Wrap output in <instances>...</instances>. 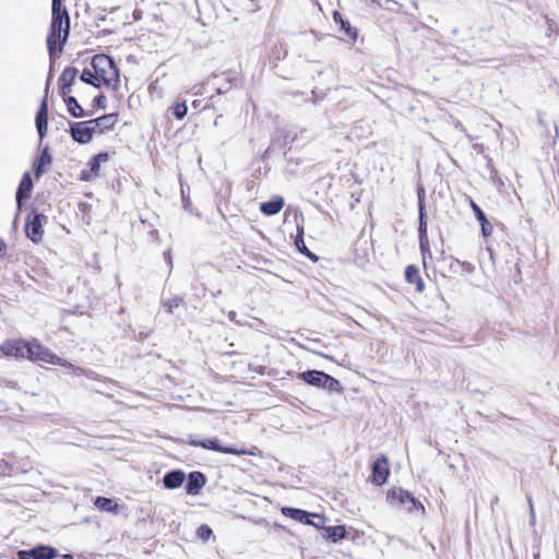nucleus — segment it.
Instances as JSON below:
<instances>
[{
    "label": "nucleus",
    "mask_w": 559,
    "mask_h": 559,
    "mask_svg": "<svg viewBox=\"0 0 559 559\" xmlns=\"http://www.w3.org/2000/svg\"><path fill=\"white\" fill-rule=\"evenodd\" d=\"M70 32V16L67 9H51L50 32L47 37V47L49 55L52 56L57 43L60 44L59 50H62Z\"/></svg>",
    "instance_id": "obj_1"
},
{
    "label": "nucleus",
    "mask_w": 559,
    "mask_h": 559,
    "mask_svg": "<svg viewBox=\"0 0 559 559\" xmlns=\"http://www.w3.org/2000/svg\"><path fill=\"white\" fill-rule=\"evenodd\" d=\"M32 350H29L28 359L36 362L51 364V365H60L67 367L69 370L76 372L79 376H86L92 378L94 372L92 370L83 369L80 367H75L71 362L58 357L50 349L44 347L41 344L37 342H32L31 344Z\"/></svg>",
    "instance_id": "obj_2"
},
{
    "label": "nucleus",
    "mask_w": 559,
    "mask_h": 559,
    "mask_svg": "<svg viewBox=\"0 0 559 559\" xmlns=\"http://www.w3.org/2000/svg\"><path fill=\"white\" fill-rule=\"evenodd\" d=\"M91 64L105 85L117 88L120 82L119 70L109 56L95 55Z\"/></svg>",
    "instance_id": "obj_3"
},
{
    "label": "nucleus",
    "mask_w": 559,
    "mask_h": 559,
    "mask_svg": "<svg viewBox=\"0 0 559 559\" xmlns=\"http://www.w3.org/2000/svg\"><path fill=\"white\" fill-rule=\"evenodd\" d=\"M299 378L302 379L305 382H307L310 385L317 386V388H326L329 391H340L341 384L338 380L331 377L330 374L319 371V370H308L305 372H301L299 374Z\"/></svg>",
    "instance_id": "obj_4"
},
{
    "label": "nucleus",
    "mask_w": 559,
    "mask_h": 559,
    "mask_svg": "<svg viewBox=\"0 0 559 559\" xmlns=\"http://www.w3.org/2000/svg\"><path fill=\"white\" fill-rule=\"evenodd\" d=\"M189 443L193 447H201L203 449H209L222 453L237 454V455H255V449L247 450V449H236L231 447H222L217 438L206 439L203 441L191 439Z\"/></svg>",
    "instance_id": "obj_5"
},
{
    "label": "nucleus",
    "mask_w": 559,
    "mask_h": 559,
    "mask_svg": "<svg viewBox=\"0 0 559 559\" xmlns=\"http://www.w3.org/2000/svg\"><path fill=\"white\" fill-rule=\"evenodd\" d=\"M32 342H25L22 340H12L4 342L0 349L3 355L15 357V358H27L29 356V350Z\"/></svg>",
    "instance_id": "obj_6"
},
{
    "label": "nucleus",
    "mask_w": 559,
    "mask_h": 559,
    "mask_svg": "<svg viewBox=\"0 0 559 559\" xmlns=\"http://www.w3.org/2000/svg\"><path fill=\"white\" fill-rule=\"evenodd\" d=\"M95 127L91 120L83 122H74L70 127V133L75 142L85 144L91 142Z\"/></svg>",
    "instance_id": "obj_7"
},
{
    "label": "nucleus",
    "mask_w": 559,
    "mask_h": 559,
    "mask_svg": "<svg viewBox=\"0 0 559 559\" xmlns=\"http://www.w3.org/2000/svg\"><path fill=\"white\" fill-rule=\"evenodd\" d=\"M58 555L56 548L46 545H38L29 550H19V559H53Z\"/></svg>",
    "instance_id": "obj_8"
},
{
    "label": "nucleus",
    "mask_w": 559,
    "mask_h": 559,
    "mask_svg": "<svg viewBox=\"0 0 559 559\" xmlns=\"http://www.w3.org/2000/svg\"><path fill=\"white\" fill-rule=\"evenodd\" d=\"M282 513L290 518L297 522H300L302 524L312 525L314 527H320L319 523L312 522L311 518H316L322 521V518L317 513H310L301 509L285 507L282 509Z\"/></svg>",
    "instance_id": "obj_9"
},
{
    "label": "nucleus",
    "mask_w": 559,
    "mask_h": 559,
    "mask_svg": "<svg viewBox=\"0 0 559 559\" xmlns=\"http://www.w3.org/2000/svg\"><path fill=\"white\" fill-rule=\"evenodd\" d=\"M389 476L388 459L382 455L378 457L372 464V483L376 485H383Z\"/></svg>",
    "instance_id": "obj_10"
},
{
    "label": "nucleus",
    "mask_w": 559,
    "mask_h": 559,
    "mask_svg": "<svg viewBox=\"0 0 559 559\" xmlns=\"http://www.w3.org/2000/svg\"><path fill=\"white\" fill-rule=\"evenodd\" d=\"M389 496L396 499L401 504L406 506L409 511L418 509L424 510V506L417 501L414 496L401 488L391 490Z\"/></svg>",
    "instance_id": "obj_11"
},
{
    "label": "nucleus",
    "mask_w": 559,
    "mask_h": 559,
    "mask_svg": "<svg viewBox=\"0 0 559 559\" xmlns=\"http://www.w3.org/2000/svg\"><path fill=\"white\" fill-rule=\"evenodd\" d=\"M25 234L26 236L35 243H38L43 239L44 229L41 225H39V221L37 217H32L29 214L25 219Z\"/></svg>",
    "instance_id": "obj_12"
},
{
    "label": "nucleus",
    "mask_w": 559,
    "mask_h": 559,
    "mask_svg": "<svg viewBox=\"0 0 559 559\" xmlns=\"http://www.w3.org/2000/svg\"><path fill=\"white\" fill-rule=\"evenodd\" d=\"M36 129L40 140H43L46 136L48 129V104L46 97L43 99L36 115Z\"/></svg>",
    "instance_id": "obj_13"
},
{
    "label": "nucleus",
    "mask_w": 559,
    "mask_h": 559,
    "mask_svg": "<svg viewBox=\"0 0 559 559\" xmlns=\"http://www.w3.org/2000/svg\"><path fill=\"white\" fill-rule=\"evenodd\" d=\"M76 75V68L68 67L62 71L59 78V82L61 83V95L63 97H67L68 94L71 92V86L74 83Z\"/></svg>",
    "instance_id": "obj_14"
},
{
    "label": "nucleus",
    "mask_w": 559,
    "mask_h": 559,
    "mask_svg": "<svg viewBox=\"0 0 559 559\" xmlns=\"http://www.w3.org/2000/svg\"><path fill=\"white\" fill-rule=\"evenodd\" d=\"M33 189V181L31 175L25 173L20 182L19 189L16 191V203L17 207L21 209L23 201L26 200Z\"/></svg>",
    "instance_id": "obj_15"
},
{
    "label": "nucleus",
    "mask_w": 559,
    "mask_h": 559,
    "mask_svg": "<svg viewBox=\"0 0 559 559\" xmlns=\"http://www.w3.org/2000/svg\"><path fill=\"white\" fill-rule=\"evenodd\" d=\"M205 476L201 472L190 473L186 486L187 493L198 495L201 488L205 485Z\"/></svg>",
    "instance_id": "obj_16"
},
{
    "label": "nucleus",
    "mask_w": 559,
    "mask_h": 559,
    "mask_svg": "<svg viewBox=\"0 0 559 559\" xmlns=\"http://www.w3.org/2000/svg\"><path fill=\"white\" fill-rule=\"evenodd\" d=\"M186 479L185 472L180 469H175L168 472L163 477V484L167 489H176L179 488Z\"/></svg>",
    "instance_id": "obj_17"
},
{
    "label": "nucleus",
    "mask_w": 559,
    "mask_h": 559,
    "mask_svg": "<svg viewBox=\"0 0 559 559\" xmlns=\"http://www.w3.org/2000/svg\"><path fill=\"white\" fill-rule=\"evenodd\" d=\"M51 163H52V156L49 153V148L45 147L41 151L40 156L38 157V159L35 163V166H34L35 177L39 178L44 174L45 168L47 166H50Z\"/></svg>",
    "instance_id": "obj_18"
},
{
    "label": "nucleus",
    "mask_w": 559,
    "mask_h": 559,
    "mask_svg": "<svg viewBox=\"0 0 559 559\" xmlns=\"http://www.w3.org/2000/svg\"><path fill=\"white\" fill-rule=\"evenodd\" d=\"M333 20L336 24L341 26V29L352 39L356 40L357 31L354 28L350 23L343 19L342 14L337 11L333 13Z\"/></svg>",
    "instance_id": "obj_19"
},
{
    "label": "nucleus",
    "mask_w": 559,
    "mask_h": 559,
    "mask_svg": "<svg viewBox=\"0 0 559 559\" xmlns=\"http://www.w3.org/2000/svg\"><path fill=\"white\" fill-rule=\"evenodd\" d=\"M284 206V200L276 198L267 202L261 203L260 210L265 215H275L281 212Z\"/></svg>",
    "instance_id": "obj_20"
},
{
    "label": "nucleus",
    "mask_w": 559,
    "mask_h": 559,
    "mask_svg": "<svg viewBox=\"0 0 559 559\" xmlns=\"http://www.w3.org/2000/svg\"><path fill=\"white\" fill-rule=\"evenodd\" d=\"M471 204L478 222L480 223L483 235L485 237L489 236L492 231L490 223L487 221L484 212L479 209V206H477L474 202H472Z\"/></svg>",
    "instance_id": "obj_21"
},
{
    "label": "nucleus",
    "mask_w": 559,
    "mask_h": 559,
    "mask_svg": "<svg viewBox=\"0 0 559 559\" xmlns=\"http://www.w3.org/2000/svg\"><path fill=\"white\" fill-rule=\"evenodd\" d=\"M297 230H298V234H297V236L295 238V245H296L298 251L304 253L308 258H310L312 261H317L318 257L316 254H313L312 252H310L308 250V248L306 247V245H305V241H304V228L298 226Z\"/></svg>",
    "instance_id": "obj_22"
},
{
    "label": "nucleus",
    "mask_w": 559,
    "mask_h": 559,
    "mask_svg": "<svg viewBox=\"0 0 559 559\" xmlns=\"http://www.w3.org/2000/svg\"><path fill=\"white\" fill-rule=\"evenodd\" d=\"M405 277L408 283H411V284L416 283L417 289L419 292L423 290L424 284H423V281L420 278L419 271L417 267H415L414 265H408L405 270Z\"/></svg>",
    "instance_id": "obj_23"
},
{
    "label": "nucleus",
    "mask_w": 559,
    "mask_h": 559,
    "mask_svg": "<svg viewBox=\"0 0 559 559\" xmlns=\"http://www.w3.org/2000/svg\"><path fill=\"white\" fill-rule=\"evenodd\" d=\"M64 102L67 104V109L72 117L80 118L84 116V110L80 106L75 97L67 96L64 97Z\"/></svg>",
    "instance_id": "obj_24"
},
{
    "label": "nucleus",
    "mask_w": 559,
    "mask_h": 559,
    "mask_svg": "<svg viewBox=\"0 0 559 559\" xmlns=\"http://www.w3.org/2000/svg\"><path fill=\"white\" fill-rule=\"evenodd\" d=\"M94 504L98 509H100L103 511H108V512H114L118 508V504L114 500H111L109 498H105V497H97L95 499Z\"/></svg>",
    "instance_id": "obj_25"
},
{
    "label": "nucleus",
    "mask_w": 559,
    "mask_h": 559,
    "mask_svg": "<svg viewBox=\"0 0 559 559\" xmlns=\"http://www.w3.org/2000/svg\"><path fill=\"white\" fill-rule=\"evenodd\" d=\"M91 121L95 128L110 129L114 127L116 118L114 115H106Z\"/></svg>",
    "instance_id": "obj_26"
},
{
    "label": "nucleus",
    "mask_w": 559,
    "mask_h": 559,
    "mask_svg": "<svg viewBox=\"0 0 559 559\" xmlns=\"http://www.w3.org/2000/svg\"><path fill=\"white\" fill-rule=\"evenodd\" d=\"M80 79H81V81H83L86 84H91L95 87H99L100 80H99L98 75L95 73V71L92 72L88 69H84Z\"/></svg>",
    "instance_id": "obj_27"
},
{
    "label": "nucleus",
    "mask_w": 559,
    "mask_h": 559,
    "mask_svg": "<svg viewBox=\"0 0 559 559\" xmlns=\"http://www.w3.org/2000/svg\"><path fill=\"white\" fill-rule=\"evenodd\" d=\"M418 231H419V245H420L421 250L424 251L426 248H428V245H429L426 219L419 221Z\"/></svg>",
    "instance_id": "obj_28"
},
{
    "label": "nucleus",
    "mask_w": 559,
    "mask_h": 559,
    "mask_svg": "<svg viewBox=\"0 0 559 559\" xmlns=\"http://www.w3.org/2000/svg\"><path fill=\"white\" fill-rule=\"evenodd\" d=\"M328 538L333 542H337L345 537V527L344 526H330L325 528Z\"/></svg>",
    "instance_id": "obj_29"
},
{
    "label": "nucleus",
    "mask_w": 559,
    "mask_h": 559,
    "mask_svg": "<svg viewBox=\"0 0 559 559\" xmlns=\"http://www.w3.org/2000/svg\"><path fill=\"white\" fill-rule=\"evenodd\" d=\"M109 158L108 154L107 153H99L98 155H96L91 162H90V168H91V171L94 174V175H98V171H99V167H100V163L102 162H107Z\"/></svg>",
    "instance_id": "obj_30"
},
{
    "label": "nucleus",
    "mask_w": 559,
    "mask_h": 559,
    "mask_svg": "<svg viewBox=\"0 0 559 559\" xmlns=\"http://www.w3.org/2000/svg\"><path fill=\"white\" fill-rule=\"evenodd\" d=\"M171 111H173V115L177 119H180V120L183 119L188 112V107H187L186 102L175 104L171 107Z\"/></svg>",
    "instance_id": "obj_31"
},
{
    "label": "nucleus",
    "mask_w": 559,
    "mask_h": 559,
    "mask_svg": "<svg viewBox=\"0 0 559 559\" xmlns=\"http://www.w3.org/2000/svg\"><path fill=\"white\" fill-rule=\"evenodd\" d=\"M183 302V299L181 297H174L167 300L163 301V307L167 309L168 312H173L174 309L180 307V305Z\"/></svg>",
    "instance_id": "obj_32"
},
{
    "label": "nucleus",
    "mask_w": 559,
    "mask_h": 559,
    "mask_svg": "<svg viewBox=\"0 0 559 559\" xmlns=\"http://www.w3.org/2000/svg\"><path fill=\"white\" fill-rule=\"evenodd\" d=\"M212 535L213 532L206 524L201 525L197 531V536L203 542H206Z\"/></svg>",
    "instance_id": "obj_33"
},
{
    "label": "nucleus",
    "mask_w": 559,
    "mask_h": 559,
    "mask_svg": "<svg viewBox=\"0 0 559 559\" xmlns=\"http://www.w3.org/2000/svg\"><path fill=\"white\" fill-rule=\"evenodd\" d=\"M29 215H31L32 217H37V218H38V221H39V225H41V227H44V225H45V224L47 223V221H48V217H47L46 215L40 214V213H37L36 211H32V212L29 213Z\"/></svg>",
    "instance_id": "obj_34"
},
{
    "label": "nucleus",
    "mask_w": 559,
    "mask_h": 559,
    "mask_svg": "<svg viewBox=\"0 0 559 559\" xmlns=\"http://www.w3.org/2000/svg\"><path fill=\"white\" fill-rule=\"evenodd\" d=\"M419 221L426 219V206L425 202L418 203Z\"/></svg>",
    "instance_id": "obj_35"
},
{
    "label": "nucleus",
    "mask_w": 559,
    "mask_h": 559,
    "mask_svg": "<svg viewBox=\"0 0 559 559\" xmlns=\"http://www.w3.org/2000/svg\"><path fill=\"white\" fill-rule=\"evenodd\" d=\"M95 103L98 107L105 108L106 105V97L104 95H99L95 98Z\"/></svg>",
    "instance_id": "obj_36"
},
{
    "label": "nucleus",
    "mask_w": 559,
    "mask_h": 559,
    "mask_svg": "<svg viewBox=\"0 0 559 559\" xmlns=\"http://www.w3.org/2000/svg\"><path fill=\"white\" fill-rule=\"evenodd\" d=\"M62 1L63 0H52L51 9H57V10L66 9V7L62 5Z\"/></svg>",
    "instance_id": "obj_37"
},
{
    "label": "nucleus",
    "mask_w": 559,
    "mask_h": 559,
    "mask_svg": "<svg viewBox=\"0 0 559 559\" xmlns=\"http://www.w3.org/2000/svg\"><path fill=\"white\" fill-rule=\"evenodd\" d=\"M417 198H418V203L420 202H425V190L424 188H418L417 190Z\"/></svg>",
    "instance_id": "obj_38"
},
{
    "label": "nucleus",
    "mask_w": 559,
    "mask_h": 559,
    "mask_svg": "<svg viewBox=\"0 0 559 559\" xmlns=\"http://www.w3.org/2000/svg\"><path fill=\"white\" fill-rule=\"evenodd\" d=\"M228 318H229L230 321L238 323V321L236 319L237 318V313L235 311H230L228 313Z\"/></svg>",
    "instance_id": "obj_39"
},
{
    "label": "nucleus",
    "mask_w": 559,
    "mask_h": 559,
    "mask_svg": "<svg viewBox=\"0 0 559 559\" xmlns=\"http://www.w3.org/2000/svg\"><path fill=\"white\" fill-rule=\"evenodd\" d=\"M5 249V243L3 240L0 239V252Z\"/></svg>",
    "instance_id": "obj_40"
},
{
    "label": "nucleus",
    "mask_w": 559,
    "mask_h": 559,
    "mask_svg": "<svg viewBox=\"0 0 559 559\" xmlns=\"http://www.w3.org/2000/svg\"><path fill=\"white\" fill-rule=\"evenodd\" d=\"M165 258H166V260L168 261V264H171V258H170L169 252H166V253H165Z\"/></svg>",
    "instance_id": "obj_41"
},
{
    "label": "nucleus",
    "mask_w": 559,
    "mask_h": 559,
    "mask_svg": "<svg viewBox=\"0 0 559 559\" xmlns=\"http://www.w3.org/2000/svg\"><path fill=\"white\" fill-rule=\"evenodd\" d=\"M528 503H530V507H531L532 516L534 518L533 502H532L531 498L528 499Z\"/></svg>",
    "instance_id": "obj_42"
},
{
    "label": "nucleus",
    "mask_w": 559,
    "mask_h": 559,
    "mask_svg": "<svg viewBox=\"0 0 559 559\" xmlns=\"http://www.w3.org/2000/svg\"><path fill=\"white\" fill-rule=\"evenodd\" d=\"M60 559H73V557L71 555L66 554V555H62L60 557Z\"/></svg>",
    "instance_id": "obj_43"
},
{
    "label": "nucleus",
    "mask_w": 559,
    "mask_h": 559,
    "mask_svg": "<svg viewBox=\"0 0 559 559\" xmlns=\"http://www.w3.org/2000/svg\"><path fill=\"white\" fill-rule=\"evenodd\" d=\"M198 104H199V102H198V100H194V102L192 103L193 107H195V108L198 107Z\"/></svg>",
    "instance_id": "obj_44"
}]
</instances>
